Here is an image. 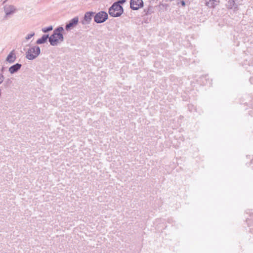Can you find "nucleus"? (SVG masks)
Wrapping results in <instances>:
<instances>
[{
	"mask_svg": "<svg viewBox=\"0 0 253 253\" xmlns=\"http://www.w3.org/2000/svg\"><path fill=\"white\" fill-rule=\"evenodd\" d=\"M226 6L227 8L233 9L234 11L238 9V6L234 0H229L226 4Z\"/></svg>",
	"mask_w": 253,
	"mask_h": 253,
	"instance_id": "8",
	"label": "nucleus"
},
{
	"mask_svg": "<svg viewBox=\"0 0 253 253\" xmlns=\"http://www.w3.org/2000/svg\"><path fill=\"white\" fill-rule=\"evenodd\" d=\"M21 64L17 63L10 67L9 69V71L10 73L13 74L14 72L17 71L21 68Z\"/></svg>",
	"mask_w": 253,
	"mask_h": 253,
	"instance_id": "11",
	"label": "nucleus"
},
{
	"mask_svg": "<svg viewBox=\"0 0 253 253\" xmlns=\"http://www.w3.org/2000/svg\"><path fill=\"white\" fill-rule=\"evenodd\" d=\"M3 77L2 75L0 74V84L3 82Z\"/></svg>",
	"mask_w": 253,
	"mask_h": 253,
	"instance_id": "18",
	"label": "nucleus"
},
{
	"mask_svg": "<svg viewBox=\"0 0 253 253\" xmlns=\"http://www.w3.org/2000/svg\"><path fill=\"white\" fill-rule=\"evenodd\" d=\"M47 38H48V36H47L44 35V36H43L42 37V38L39 39L37 41V42L38 44L42 43L44 42L47 40Z\"/></svg>",
	"mask_w": 253,
	"mask_h": 253,
	"instance_id": "13",
	"label": "nucleus"
},
{
	"mask_svg": "<svg viewBox=\"0 0 253 253\" xmlns=\"http://www.w3.org/2000/svg\"><path fill=\"white\" fill-rule=\"evenodd\" d=\"M253 164V158L252 159L251 161V165Z\"/></svg>",
	"mask_w": 253,
	"mask_h": 253,
	"instance_id": "20",
	"label": "nucleus"
},
{
	"mask_svg": "<svg viewBox=\"0 0 253 253\" xmlns=\"http://www.w3.org/2000/svg\"><path fill=\"white\" fill-rule=\"evenodd\" d=\"M79 22V18L78 16L71 19L68 23H67L65 26V29L67 31H69L75 27Z\"/></svg>",
	"mask_w": 253,
	"mask_h": 253,
	"instance_id": "6",
	"label": "nucleus"
},
{
	"mask_svg": "<svg viewBox=\"0 0 253 253\" xmlns=\"http://www.w3.org/2000/svg\"><path fill=\"white\" fill-rule=\"evenodd\" d=\"M62 28H58L54 31V34L49 38V41L51 44L54 45L57 44L60 41H62L63 36L62 34Z\"/></svg>",
	"mask_w": 253,
	"mask_h": 253,
	"instance_id": "2",
	"label": "nucleus"
},
{
	"mask_svg": "<svg viewBox=\"0 0 253 253\" xmlns=\"http://www.w3.org/2000/svg\"><path fill=\"white\" fill-rule=\"evenodd\" d=\"M108 18V13L104 11H101L96 13L94 16V21L97 24L104 22Z\"/></svg>",
	"mask_w": 253,
	"mask_h": 253,
	"instance_id": "4",
	"label": "nucleus"
},
{
	"mask_svg": "<svg viewBox=\"0 0 253 253\" xmlns=\"http://www.w3.org/2000/svg\"><path fill=\"white\" fill-rule=\"evenodd\" d=\"M109 14L112 17H118L124 13V8L121 5H117L114 2L108 10Z\"/></svg>",
	"mask_w": 253,
	"mask_h": 253,
	"instance_id": "1",
	"label": "nucleus"
},
{
	"mask_svg": "<svg viewBox=\"0 0 253 253\" xmlns=\"http://www.w3.org/2000/svg\"><path fill=\"white\" fill-rule=\"evenodd\" d=\"M144 6L143 0H130V7L133 10H138Z\"/></svg>",
	"mask_w": 253,
	"mask_h": 253,
	"instance_id": "5",
	"label": "nucleus"
},
{
	"mask_svg": "<svg viewBox=\"0 0 253 253\" xmlns=\"http://www.w3.org/2000/svg\"><path fill=\"white\" fill-rule=\"evenodd\" d=\"M215 1L214 0H210L206 2V5L209 7L214 8L215 6Z\"/></svg>",
	"mask_w": 253,
	"mask_h": 253,
	"instance_id": "12",
	"label": "nucleus"
},
{
	"mask_svg": "<svg viewBox=\"0 0 253 253\" xmlns=\"http://www.w3.org/2000/svg\"><path fill=\"white\" fill-rule=\"evenodd\" d=\"M40 53V49L38 46L30 48L26 52V58L29 60H33L36 58Z\"/></svg>",
	"mask_w": 253,
	"mask_h": 253,
	"instance_id": "3",
	"label": "nucleus"
},
{
	"mask_svg": "<svg viewBox=\"0 0 253 253\" xmlns=\"http://www.w3.org/2000/svg\"><path fill=\"white\" fill-rule=\"evenodd\" d=\"M180 3L182 6H184L185 5V2L184 0H181Z\"/></svg>",
	"mask_w": 253,
	"mask_h": 253,
	"instance_id": "19",
	"label": "nucleus"
},
{
	"mask_svg": "<svg viewBox=\"0 0 253 253\" xmlns=\"http://www.w3.org/2000/svg\"><path fill=\"white\" fill-rule=\"evenodd\" d=\"M95 12L92 11H88L85 12L84 17V19L82 21V23L83 25L89 24Z\"/></svg>",
	"mask_w": 253,
	"mask_h": 253,
	"instance_id": "7",
	"label": "nucleus"
},
{
	"mask_svg": "<svg viewBox=\"0 0 253 253\" xmlns=\"http://www.w3.org/2000/svg\"><path fill=\"white\" fill-rule=\"evenodd\" d=\"M4 10L6 15L13 13L16 10L15 7L11 5H6Z\"/></svg>",
	"mask_w": 253,
	"mask_h": 253,
	"instance_id": "9",
	"label": "nucleus"
},
{
	"mask_svg": "<svg viewBox=\"0 0 253 253\" xmlns=\"http://www.w3.org/2000/svg\"><path fill=\"white\" fill-rule=\"evenodd\" d=\"M151 9H152V6H149L147 8L144 9V10H143L144 15H148L151 14V13L152 12V11H151Z\"/></svg>",
	"mask_w": 253,
	"mask_h": 253,
	"instance_id": "14",
	"label": "nucleus"
},
{
	"mask_svg": "<svg viewBox=\"0 0 253 253\" xmlns=\"http://www.w3.org/2000/svg\"><path fill=\"white\" fill-rule=\"evenodd\" d=\"M126 2V0H118L117 1L115 2V3H116L117 5H121L125 3Z\"/></svg>",
	"mask_w": 253,
	"mask_h": 253,
	"instance_id": "15",
	"label": "nucleus"
},
{
	"mask_svg": "<svg viewBox=\"0 0 253 253\" xmlns=\"http://www.w3.org/2000/svg\"><path fill=\"white\" fill-rule=\"evenodd\" d=\"M33 35H34V34H29V35H28L27 36V37L26 38V39L27 40H29V39H30L31 38H32V37L33 36Z\"/></svg>",
	"mask_w": 253,
	"mask_h": 253,
	"instance_id": "17",
	"label": "nucleus"
},
{
	"mask_svg": "<svg viewBox=\"0 0 253 253\" xmlns=\"http://www.w3.org/2000/svg\"><path fill=\"white\" fill-rule=\"evenodd\" d=\"M52 30V26H50L47 28H44L42 29V31L44 33H46V32L51 31Z\"/></svg>",
	"mask_w": 253,
	"mask_h": 253,
	"instance_id": "16",
	"label": "nucleus"
},
{
	"mask_svg": "<svg viewBox=\"0 0 253 253\" xmlns=\"http://www.w3.org/2000/svg\"><path fill=\"white\" fill-rule=\"evenodd\" d=\"M16 59L15 51H11L6 58V61L9 63H13Z\"/></svg>",
	"mask_w": 253,
	"mask_h": 253,
	"instance_id": "10",
	"label": "nucleus"
}]
</instances>
